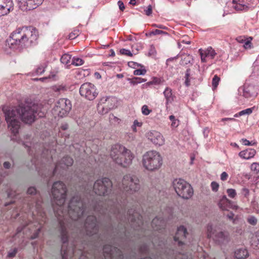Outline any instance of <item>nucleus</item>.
<instances>
[{"label":"nucleus","mask_w":259,"mask_h":259,"mask_svg":"<svg viewBox=\"0 0 259 259\" xmlns=\"http://www.w3.org/2000/svg\"><path fill=\"white\" fill-rule=\"evenodd\" d=\"M67 193L66 185L61 181L54 183L52 194L56 206H53L55 215L59 222L62 246L61 250L62 259H68L67 245L69 239L68 230L72 225L74 228L71 237V252L75 253L79 250L82 257L88 259H123L122 251L115 246L106 244L102 248L97 245L103 240V236L97 233L99 226L94 215L87 217L82 225L81 218L86 209V204L80 196L76 195L70 200L67 208L64 205Z\"/></svg>","instance_id":"1"},{"label":"nucleus","mask_w":259,"mask_h":259,"mask_svg":"<svg viewBox=\"0 0 259 259\" xmlns=\"http://www.w3.org/2000/svg\"><path fill=\"white\" fill-rule=\"evenodd\" d=\"M188 235L187 229L180 226L177 229L174 237L173 246L167 245V241L157 237L152 239L151 242L156 250L155 259H188L186 253H182L186 246L185 240Z\"/></svg>","instance_id":"2"},{"label":"nucleus","mask_w":259,"mask_h":259,"mask_svg":"<svg viewBox=\"0 0 259 259\" xmlns=\"http://www.w3.org/2000/svg\"><path fill=\"white\" fill-rule=\"evenodd\" d=\"M41 110L40 105L32 103H26L18 107L9 109L5 112L9 128L15 135L19 132L20 119L26 123H31L34 121L36 115L39 117L44 116V113Z\"/></svg>","instance_id":"3"},{"label":"nucleus","mask_w":259,"mask_h":259,"mask_svg":"<svg viewBox=\"0 0 259 259\" xmlns=\"http://www.w3.org/2000/svg\"><path fill=\"white\" fill-rule=\"evenodd\" d=\"M75 176L78 180V183L75 188H79V190L87 193H89L91 190L97 195L105 196L108 195L112 187V183L107 178H103L97 180L93 186L92 182L94 179V174L81 171L79 174L76 172Z\"/></svg>","instance_id":"4"},{"label":"nucleus","mask_w":259,"mask_h":259,"mask_svg":"<svg viewBox=\"0 0 259 259\" xmlns=\"http://www.w3.org/2000/svg\"><path fill=\"white\" fill-rule=\"evenodd\" d=\"M38 37V32L35 28L19 27L11 34L8 43L13 48H28L37 44Z\"/></svg>","instance_id":"5"},{"label":"nucleus","mask_w":259,"mask_h":259,"mask_svg":"<svg viewBox=\"0 0 259 259\" xmlns=\"http://www.w3.org/2000/svg\"><path fill=\"white\" fill-rule=\"evenodd\" d=\"M38 37V32L35 28L19 27L11 34L8 43L13 48H28L37 44Z\"/></svg>","instance_id":"6"},{"label":"nucleus","mask_w":259,"mask_h":259,"mask_svg":"<svg viewBox=\"0 0 259 259\" xmlns=\"http://www.w3.org/2000/svg\"><path fill=\"white\" fill-rule=\"evenodd\" d=\"M126 200L116 198L115 200H109L104 204V206L100 202L93 206L94 211L100 217L112 218L118 221L121 218L126 220Z\"/></svg>","instance_id":"7"},{"label":"nucleus","mask_w":259,"mask_h":259,"mask_svg":"<svg viewBox=\"0 0 259 259\" xmlns=\"http://www.w3.org/2000/svg\"><path fill=\"white\" fill-rule=\"evenodd\" d=\"M110 156L116 163L123 167L128 166L134 158V154L130 150L119 144L112 146Z\"/></svg>","instance_id":"8"},{"label":"nucleus","mask_w":259,"mask_h":259,"mask_svg":"<svg viewBox=\"0 0 259 259\" xmlns=\"http://www.w3.org/2000/svg\"><path fill=\"white\" fill-rule=\"evenodd\" d=\"M103 218L104 221L107 224L106 227V230L107 234H111L110 236L114 239L113 241H115V239H120L121 241L127 242L130 239V235L128 233L126 232V229H125V225L124 227L121 226L118 222V225L117 228H114V225L115 224L114 222L116 221L115 219L112 218H109L107 217H100Z\"/></svg>","instance_id":"9"},{"label":"nucleus","mask_w":259,"mask_h":259,"mask_svg":"<svg viewBox=\"0 0 259 259\" xmlns=\"http://www.w3.org/2000/svg\"><path fill=\"white\" fill-rule=\"evenodd\" d=\"M118 188L125 195L132 194L138 191L140 185L138 177L132 174L124 176L121 183L118 184Z\"/></svg>","instance_id":"10"},{"label":"nucleus","mask_w":259,"mask_h":259,"mask_svg":"<svg viewBox=\"0 0 259 259\" xmlns=\"http://www.w3.org/2000/svg\"><path fill=\"white\" fill-rule=\"evenodd\" d=\"M142 163L146 169L153 171L161 167L162 158L159 152L156 151H149L143 156Z\"/></svg>","instance_id":"11"},{"label":"nucleus","mask_w":259,"mask_h":259,"mask_svg":"<svg viewBox=\"0 0 259 259\" xmlns=\"http://www.w3.org/2000/svg\"><path fill=\"white\" fill-rule=\"evenodd\" d=\"M116 222H118L123 227L124 225L125 229L126 228V226L128 223L134 230L142 229L144 224L143 217L135 210L133 211L132 209L128 210L126 214V220H125L124 218L122 219L121 218Z\"/></svg>","instance_id":"12"},{"label":"nucleus","mask_w":259,"mask_h":259,"mask_svg":"<svg viewBox=\"0 0 259 259\" xmlns=\"http://www.w3.org/2000/svg\"><path fill=\"white\" fill-rule=\"evenodd\" d=\"M172 185L178 195L184 199H188L193 194V190L191 185L183 179L175 180Z\"/></svg>","instance_id":"13"},{"label":"nucleus","mask_w":259,"mask_h":259,"mask_svg":"<svg viewBox=\"0 0 259 259\" xmlns=\"http://www.w3.org/2000/svg\"><path fill=\"white\" fill-rule=\"evenodd\" d=\"M72 108L71 101L66 98L60 99L53 109V113L61 117L66 116Z\"/></svg>","instance_id":"14"},{"label":"nucleus","mask_w":259,"mask_h":259,"mask_svg":"<svg viewBox=\"0 0 259 259\" xmlns=\"http://www.w3.org/2000/svg\"><path fill=\"white\" fill-rule=\"evenodd\" d=\"M207 237H213V239L220 245H226L230 241V236L228 232L220 231L216 232L213 230L211 225H208L207 227Z\"/></svg>","instance_id":"15"},{"label":"nucleus","mask_w":259,"mask_h":259,"mask_svg":"<svg viewBox=\"0 0 259 259\" xmlns=\"http://www.w3.org/2000/svg\"><path fill=\"white\" fill-rule=\"evenodd\" d=\"M27 193L28 195H31L33 197V201L29 203L34 207L40 217L44 218L45 216V213L42 206V201L40 194L37 193L36 188L34 187H30L28 188Z\"/></svg>","instance_id":"16"},{"label":"nucleus","mask_w":259,"mask_h":259,"mask_svg":"<svg viewBox=\"0 0 259 259\" xmlns=\"http://www.w3.org/2000/svg\"><path fill=\"white\" fill-rule=\"evenodd\" d=\"M79 93L89 100H93L98 95L95 85L90 82L83 83L80 87Z\"/></svg>","instance_id":"17"},{"label":"nucleus","mask_w":259,"mask_h":259,"mask_svg":"<svg viewBox=\"0 0 259 259\" xmlns=\"http://www.w3.org/2000/svg\"><path fill=\"white\" fill-rule=\"evenodd\" d=\"M73 163V159L68 156L63 157L62 159L56 163L55 168L52 172L49 174L51 177L56 174L62 175V171L66 170L69 166H71Z\"/></svg>","instance_id":"18"},{"label":"nucleus","mask_w":259,"mask_h":259,"mask_svg":"<svg viewBox=\"0 0 259 259\" xmlns=\"http://www.w3.org/2000/svg\"><path fill=\"white\" fill-rule=\"evenodd\" d=\"M44 0H18L20 8L23 11H30L41 5Z\"/></svg>","instance_id":"19"},{"label":"nucleus","mask_w":259,"mask_h":259,"mask_svg":"<svg viewBox=\"0 0 259 259\" xmlns=\"http://www.w3.org/2000/svg\"><path fill=\"white\" fill-rule=\"evenodd\" d=\"M147 137L155 145L161 146L164 143V140L162 135L156 131L148 132L147 134Z\"/></svg>","instance_id":"20"},{"label":"nucleus","mask_w":259,"mask_h":259,"mask_svg":"<svg viewBox=\"0 0 259 259\" xmlns=\"http://www.w3.org/2000/svg\"><path fill=\"white\" fill-rule=\"evenodd\" d=\"M257 93L256 88L251 84L245 83L243 87V96L246 98L255 97Z\"/></svg>","instance_id":"21"},{"label":"nucleus","mask_w":259,"mask_h":259,"mask_svg":"<svg viewBox=\"0 0 259 259\" xmlns=\"http://www.w3.org/2000/svg\"><path fill=\"white\" fill-rule=\"evenodd\" d=\"M12 7V0H0V17L9 13Z\"/></svg>","instance_id":"22"},{"label":"nucleus","mask_w":259,"mask_h":259,"mask_svg":"<svg viewBox=\"0 0 259 259\" xmlns=\"http://www.w3.org/2000/svg\"><path fill=\"white\" fill-rule=\"evenodd\" d=\"M165 221L162 218L155 217L151 222V226L155 231H160L164 229Z\"/></svg>","instance_id":"23"},{"label":"nucleus","mask_w":259,"mask_h":259,"mask_svg":"<svg viewBox=\"0 0 259 259\" xmlns=\"http://www.w3.org/2000/svg\"><path fill=\"white\" fill-rule=\"evenodd\" d=\"M201 59L202 62H205L206 57H210L211 59H213L217 55L215 51L211 47H208L205 51H203L199 49Z\"/></svg>","instance_id":"24"},{"label":"nucleus","mask_w":259,"mask_h":259,"mask_svg":"<svg viewBox=\"0 0 259 259\" xmlns=\"http://www.w3.org/2000/svg\"><path fill=\"white\" fill-rule=\"evenodd\" d=\"M256 154V151L253 149H248L241 151L239 153V156L245 159H249L254 157Z\"/></svg>","instance_id":"25"},{"label":"nucleus","mask_w":259,"mask_h":259,"mask_svg":"<svg viewBox=\"0 0 259 259\" xmlns=\"http://www.w3.org/2000/svg\"><path fill=\"white\" fill-rule=\"evenodd\" d=\"M231 202V201L227 198L226 196L224 195L220 200L218 205L222 210H225L230 207Z\"/></svg>","instance_id":"26"},{"label":"nucleus","mask_w":259,"mask_h":259,"mask_svg":"<svg viewBox=\"0 0 259 259\" xmlns=\"http://www.w3.org/2000/svg\"><path fill=\"white\" fill-rule=\"evenodd\" d=\"M249 254L247 250L245 248L237 249L235 251V256L237 259H244L248 256Z\"/></svg>","instance_id":"27"},{"label":"nucleus","mask_w":259,"mask_h":259,"mask_svg":"<svg viewBox=\"0 0 259 259\" xmlns=\"http://www.w3.org/2000/svg\"><path fill=\"white\" fill-rule=\"evenodd\" d=\"M163 94L166 100V104L167 105L169 103H171L174 101V96L172 93V90L168 87L166 88L163 92Z\"/></svg>","instance_id":"28"},{"label":"nucleus","mask_w":259,"mask_h":259,"mask_svg":"<svg viewBox=\"0 0 259 259\" xmlns=\"http://www.w3.org/2000/svg\"><path fill=\"white\" fill-rule=\"evenodd\" d=\"M193 58L190 55H185L182 56L181 61V65H186L189 64H192L193 62Z\"/></svg>","instance_id":"29"},{"label":"nucleus","mask_w":259,"mask_h":259,"mask_svg":"<svg viewBox=\"0 0 259 259\" xmlns=\"http://www.w3.org/2000/svg\"><path fill=\"white\" fill-rule=\"evenodd\" d=\"M256 108L255 106H253L251 108H247L245 110H243L235 114L234 116L235 117H238L239 116H241L242 115H244L245 114L250 115L253 112V111Z\"/></svg>","instance_id":"30"},{"label":"nucleus","mask_w":259,"mask_h":259,"mask_svg":"<svg viewBox=\"0 0 259 259\" xmlns=\"http://www.w3.org/2000/svg\"><path fill=\"white\" fill-rule=\"evenodd\" d=\"M149 243H144L140 245L139 247V252L143 254L149 253Z\"/></svg>","instance_id":"31"},{"label":"nucleus","mask_w":259,"mask_h":259,"mask_svg":"<svg viewBox=\"0 0 259 259\" xmlns=\"http://www.w3.org/2000/svg\"><path fill=\"white\" fill-rule=\"evenodd\" d=\"M128 80L130 81V82L133 85H136L138 83L145 82L146 81V79L137 77H135L133 78H128Z\"/></svg>","instance_id":"32"},{"label":"nucleus","mask_w":259,"mask_h":259,"mask_svg":"<svg viewBox=\"0 0 259 259\" xmlns=\"http://www.w3.org/2000/svg\"><path fill=\"white\" fill-rule=\"evenodd\" d=\"M162 34H168V33L166 32L159 29H156L155 30L150 31L148 33H146V35L148 37H151L153 35H159Z\"/></svg>","instance_id":"33"},{"label":"nucleus","mask_w":259,"mask_h":259,"mask_svg":"<svg viewBox=\"0 0 259 259\" xmlns=\"http://www.w3.org/2000/svg\"><path fill=\"white\" fill-rule=\"evenodd\" d=\"M71 56L68 54H65L63 55L60 58V61L62 63L68 65L70 62Z\"/></svg>","instance_id":"34"},{"label":"nucleus","mask_w":259,"mask_h":259,"mask_svg":"<svg viewBox=\"0 0 259 259\" xmlns=\"http://www.w3.org/2000/svg\"><path fill=\"white\" fill-rule=\"evenodd\" d=\"M33 149L34 147H33L32 148H31V147H28V152L29 155L32 156L33 155L34 158L31 160V161L33 164L36 165L35 159L37 158L36 157L37 156V155L39 154V152L35 150V152L34 153L33 150Z\"/></svg>","instance_id":"35"},{"label":"nucleus","mask_w":259,"mask_h":259,"mask_svg":"<svg viewBox=\"0 0 259 259\" xmlns=\"http://www.w3.org/2000/svg\"><path fill=\"white\" fill-rule=\"evenodd\" d=\"M241 2L239 3V4H236V5L233 6V8L234 9H235L236 11H247L248 9V7L247 6L245 5H243L242 4H241Z\"/></svg>","instance_id":"36"},{"label":"nucleus","mask_w":259,"mask_h":259,"mask_svg":"<svg viewBox=\"0 0 259 259\" xmlns=\"http://www.w3.org/2000/svg\"><path fill=\"white\" fill-rule=\"evenodd\" d=\"M83 63L84 61L81 58H73L71 62V64L74 65L75 66H80L83 64Z\"/></svg>","instance_id":"37"},{"label":"nucleus","mask_w":259,"mask_h":259,"mask_svg":"<svg viewBox=\"0 0 259 259\" xmlns=\"http://www.w3.org/2000/svg\"><path fill=\"white\" fill-rule=\"evenodd\" d=\"M220 81V78L218 75H215L212 80V85L213 90L217 88Z\"/></svg>","instance_id":"38"},{"label":"nucleus","mask_w":259,"mask_h":259,"mask_svg":"<svg viewBox=\"0 0 259 259\" xmlns=\"http://www.w3.org/2000/svg\"><path fill=\"white\" fill-rule=\"evenodd\" d=\"M79 34V31L78 29H75L71 32L68 35V38L70 39H73L78 36Z\"/></svg>","instance_id":"39"},{"label":"nucleus","mask_w":259,"mask_h":259,"mask_svg":"<svg viewBox=\"0 0 259 259\" xmlns=\"http://www.w3.org/2000/svg\"><path fill=\"white\" fill-rule=\"evenodd\" d=\"M227 193L228 196L231 198H234L237 195L236 191L234 189H228Z\"/></svg>","instance_id":"40"},{"label":"nucleus","mask_w":259,"mask_h":259,"mask_svg":"<svg viewBox=\"0 0 259 259\" xmlns=\"http://www.w3.org/2000/svg\"><path fill=\"white\" fill-rule=\"evenodd\" d=\"M169 120L172 122L171 126L173 127H177L179 125L178 120L176 119L174 115H170L169 117Z\"/></svg>","instance_id":"41"},{"label":"nucleus","mask_w":259,"mask_h":259,"mask_svg":"<svg viewBox=\"0 0 259 259\" xmlns=\"http://www.w3.org/2000/svg\"><path fill=\"white\" fill-rule=\"evenodd\" d=\"M249 193V190L248 188L244 187L241 190V194L246 198L248 197Z\"/></svg>","instance_id":"42"},{"label":"nucleus","mask_w":259,"mask_h":259,"mask_svg":"<svg viewBox=\"0 0 259 259\" xmlns=\"http://www.w3.org/2000/svg\"><path fill=\"white\" fill-rule=\"evenodd\" d=\"M45 65H41L39 66L35 70V73L37 75H40L45 71Z\"/></svg>","instance_id":"43"},{"label":"nucleus","mask_w":259,"mask_h":259,"mask_svg":"<svg viewBox=\"0 0 259 259\" xmlns=\"http://www.w3.org/2000/svg\"><path fill=\"white\" fill-rule=\"evenodd\" d=\"M146 73V70L145 69H136L134 71V74L135 75H145Z\"/></svg>","instance_id":"44"},{"label":"nucleus","mask_w":259,"mask_h":259,"mask_svg":"<svg viewBox=\"0 0 259 259\" xmlns=\"http://www.w3.org/2000/svg\"><path fill=\"white\" fill-rule=\"evenodd\" d=\"M53 90L57 93H60L65 90V87L63 85H55L53 87Z\"/></svg>","instance_id":"45"},{"label":"nucleus","mask_w":259,"mask_h":259,"mask_svg":"<svg viewBox=\"0 0 259 259\" xmlns=\"http://www.w3.org/2000/svg\"><path fill=\"white\" fill-rule=\"evenodd\" d=\"M247 222L251 225H255L257 223V219L254 216H251L247 219Z\"/></svg>","instance_id":"46"},{"label":"nucleus","mask_w":259,"mask_h":259,"mask_svg":"<svg viewBox=\"0 0 259 259\" xmlns=\"http://www.w3.org/2000/svg\"><path fill=\"white\" fill-rule=\"evenodd\" d=\"M142 112L144 115H148L150 113L151 110L149 109L147 105H145L142 107Z\"/></svg>","instance_id":"47"},{"label":"nucleus","mask_w":259,"mask_h":259,"mask_svg":"<svg viewBox=\"0 0 259 259\" xmlns=\"http://www.w3.org/2000/svg\"><path fill=\"white\" fill-rule=\"evenodd\" d=\"M17 252H18V249L17 248H15L13 250L9 251L7 256L10 258H13L14 256H15Z\"/></svg>","instance_id":"48"},{"label":"nucleus","mask_w":259,"mask_h":259,"mask_svg":"<svg viewBox=\"0 0 259 259\" xmlns=\"http://www.w3.org/2000/svg\"><path fill=\"white\" fill-rule=\"evenodd\" d=\"M41 227H39V228H38L33 233V234L30 237V239L31 240H33L34 239H36L37 238L38 236H39V234L41 231Z\"/></svg>","instance_id":"49"},{"label":"nucleus","mask_w":259,"mask_h":259,"mask_svg":"<svg viewBox=\"0 0 259 259\" xmlns=\"http://www.w3.org/2000/svg\"><path fill=\"white\" fill-rule=\"evenodd\" d=\"M120 53L121 54L128 56H132L133 54L131 53V52L128 50H126L125 49H122L120 50Z\"/></svg>","instance_id":"50"},{"label":"nucleus","mask_w":259,"mask_h":259,"mask_svg":"<svg viewBox=\"0 0 259 259\" xmlns=\"http://www.w3.org/2000/svg\"><path fill=\"white\" fill-rule=\"evenodd\" d=\"M114 100V98L111 97H106L105 98L103 97L101 100V102L103 104H106L107 102H110V101H113Z\"/></svg>","instance_id":"51"},{"label":"nucleus","mask_w":259,"mask_h":259,"mask_svg":"<svg viewBox=\"0 0 259 259\" xmlns=\"http://www.w3.org/2000/svg\"><path fill=\"white\" fill-rule=\"evenodd\" d=\"M128 65L129 67L133 68H135L137 66V67L140 66L141 67H143V66L141 64H138V63H137L136 62H133V61L129 62L128 63Z\"/></svg>","instance_id":"52"},{"label":"nucleus","mask_w":259,"mask_h":259,"mask_svg":"<svg viewBox=\"0 0 259 259\" xmlns=\"http://www.w3.org/2000/svg\"><path fill=\"white\" fill-rule=\"evenodd\" d=\"M211 187L213 191L217 192L218 190L219 185L215 182H212L211 183Z\"/></svg>","instance_id":"53"},{"label":"nucleus","mask_w":259,"mask_h":259,"mask_svg":"<svg viewBox=\"0 0 259 259\" xmlns=\"http://www.w3.org/2000/svg\"><path fill=\"white\" fill-rule=\"evenodd\" d=\"M145 14L147 16H150L152 13V8L151 5H149L145 10Z\"/></svg>","instance_id":"54"},{"label":"nucleus","mask_w":259,"mask_h":259,"mask_svg":"<svg viewBox=\"0 0 259 259\" xmlns=\"http://www.w3.org/2000/svg\"><path fill=\"white\" fill-rule=\"evenodd\" d=\"M156 53V51L155 47L153 45H151L149 51V55H154Z\"/></svg>","instance_id":"55"},{"label":"nucleus","mask_w":259,"mask_h":259,"mask_svg":"<svg viewBox=\"0 0 259 259\" xmlns=\"http://www.w3.org/2000/svg\"><path fill=\"white\" fill-rule=\"evenodd\" d=\"M251 168L252 170L256 171V172H259V164L256 163L252 164Z\"/></svg>","instance_id":"56"},{"label":"nucleus","mask_w":259,"mask_h":259,"mask_svg":"<svg viewBox=\"0 0 259 259\" xmlns=\"http://www.w3.org/2000/svg\"><path fill=\"white\" fill-rule=\"evenodd\" d=\"M244 48L245 49H250L251 47V43L250 40H247L244 44Z\"/></svg>","instance_id":"57"},{"label":"nucleus","mask_w":259,"mask_h":259,"mask_svg":"<svg viewBox=\"0 0 259 259\" xmlns=\"http://www.w3.org/2000/svg\"><path fill=\"white\" fill-rule=\"evenodd\" d=\"M228 178V175L226 172H223L221 175V179L222 181H225Z\"/></svg>","instance_id":"58"},{"label":"nucleus","mask_w":259,"mask_h":259,"mask_svg":"<svg viewBox=\"0 0 259 259\" xmlns=\"http://www.w3.org/2000/svg\"><path fill=\"white\" fill-rule=\"evenodd\" d=\"M241 141H242V144L244 145H246V146H251V145H253L254 144V143L252 144L251 142H249L248 140H247L246 139H242L241 140Z\"/></svg>","instance_id":"59"},{"label":"nucleus","mask_w":259,"mask_h":259,"mask_svg":"<svg viewBox=\"0 0 259 259\" xmlns=\"http://www.w3.org/2000/svg\"><path fill=\"white\" fill-rule=\"evenodd\" d=\"M152 26L154 27L162 29H167V28L166 26H163L161 24H153Z\"/></svg>","instance_id":"60"},{"label":"nucleus","mask_w":259,"mask_h":259,"mask_svg":"<svg viewBox=\"0 0 259 259\" xmlns=\"http://www.w3.org/2000/svg\"><path fill=\"white\" fill-rule=\"evenodd\" d=\"M117 4L119 6V9L121 11H123L125 9V7H124L123 3L121 1H119L117 3Z\"/></svg>","instance_id":"61"},{"label":"nucleus","mask_w":259,"mask_h":259,"mask_svg":"<svg viewBox=\"0 0 259 259\" xmlns=\"http://www.w3.org/2000/svg\"><path fill=\"white\" fill-rule=\"evenodd\" d=\"M4 167L6 169H9L11 167V164L9 161H5L3 163Z\"/></svg>","instance_id":"62"},{"label":"nucleus","mask_w":259,"mask_h":259,"mask_svg":"<svg viewBox=\"0 0 259 259\" xmlns=\"http://www.w3.org/2000/svg\"><path fill=\"white\" fill-rule=\"evenodd\" d=\"M161 80L157 77H154L152 79L153 84H159L160 83Z\"/></svg>","instance_id":"63"},{"label":"nucleus","mask_w":259,"mask_h":259,"mask_svg":"<svg viewBox=\"0 0 259 259\" xmlns=\"http://www.w3.org/2000/svg\"><path fill=\"white\" fill-rule=\"evenodd\" d=\"M236 40L238 42L240 43H244L246 41V40L243 36H239L236 38Z\"/></svg>","instance_id":"64"}]
</instances>
